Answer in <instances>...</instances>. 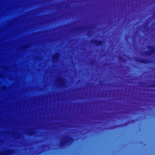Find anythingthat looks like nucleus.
<instances>
[{"label": "nucleus", "mask_w": 155, "mask_h": 155, "mask_svg": "<svg viewBox=\"0 0 155 155\" xmlns=\"http://www.w3.org/2000/svg\"><path fill=\"white\" fill-rule=\"evenodd\" d=\"M12 153V150H9L4 152L3 155H11Z\"/></svg>", "instance_id": "obj_3"}, {"label": "nucleus", "mask_w": 155, "mask_h": 155, "mask_svg": "<svg viewBox=\"0 0 155 155\" xmlns=\"http://www.w3.org/2000/svg\"><path fill=\"white\" fill-rule=\"evenodd\" d=\"M71 138H69L68 139L67 138H65L63 140V142L64 143H66L68 142H69V141L71 140Z\"/></svg>", "instance_id": "obj_2"}, {"label": "nucleus", "mask_w": 155, "mask_h": 155, "mask_svg": "<svg viewBox=\"0 0 155 155\" xmlns=\"http://www.w3.org/2000/svg\"><path fill=\"white\" fill-rule=\"evenodd\" d=\"M59 55L58 54H55L54 56L53 59L55 60H58V59Z\"/></svg>", "instance_id": "obj_4"}, {"label": "nucleus", "mask_w": 155, "mask_h": 155, "mask_svg": "<svg viewBox=\"0 0 155 155\" xmlns=\"http://www.w3.org/2000/svg\"><path fill=\"white\" fill-rule=\"evenodd\" d=\"M148 49L149 50V55L153 54L155 52V49L153 47H149Z\"/></svg>", "instance_id": "obj_1"}, {"label": "nucleus", "mask_w": 155, "mask_h": 155, "mask_svg": "<svg viewBox=\"0 0 155 155\" xmlns=\"http://www.w3.org/2000/svg\"><path fill=\"white\" fill-rule=\"evenodd\" d=\"M96 45H100L101 44V43L100 41H98L97 42H96L95 43Z\"/></svg>", "instance_id": "obj_5"}, {"label": "nucleus", "mask_w": 155, "mask_h": 155, "mask_svg": "<svg viewBox=\"0 0 155 155\" xmlns=\"http://www.w3.org/2000/svg\"><path fill=\"white\" fill-rule=\"evenodd\" d=\"M62 81H61V80H60L58 81L59 82V83H61L62 82Z\"/></svg>", "instance_id": "obj_6"}]
</instances>
